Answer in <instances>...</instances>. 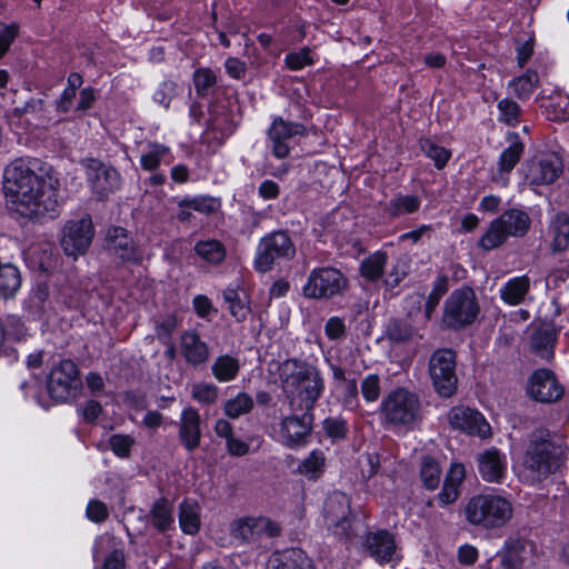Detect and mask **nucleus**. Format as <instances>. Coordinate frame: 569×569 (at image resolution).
<instances>
[{
	"label": "nucleus",
	"instance_id": "nucleus-1",
	"mask_svg": "<svg viewBox=\"0 0 569 569\" xmlns=\"http://www.w3.org/2000/svg\"><path fill=\"white\" fill-rule=\"evenodd\" d=\"M59 179L53 168L37 158H19L4 170V190L11 211L38 219L58 213Z\"/></svg>",
	"mask_w": 569,
	"mask_h": 569
},
{
	"label": "nucleus",
	"instance_id": "nucleus-2",
	"mask_svg": "<svg viewBox=\"0 0 569 569\" xmlns=\"http://www.w3.org/2000/svg\"><path fill=\"white\" fill-rule=\"evenodd\" d=\"M279 377L291 411H311L325 390L321 371L302 360L282 362Z\"/></svg>",
	"mask_w": 569,
	"mask_h": 569
},
{
	"label": "nucleus",
	"instance_id": "nucleus-3",
	"mask_svg": "<svg viewBox=\"0 0 569 569\" xmlns=\"http://www.w3.org/2000/svg\"><path fill=\"white\" fill-rule=\"evenodd\" d=\"M558 468L557 448L550 440V432L537 429L530 435L522 461V481L536 485L547 479Z\"/></svg>",
	"mask_w": 569,
	"mask_h": 569
},
{
	"label": "nucleus",
	"instance_id": "nucleus-4",
	"mask_svg": "<svg viewBox=\"0 0 569 569\" xmlns=\"http://www.w3.org/2000/svg\"><path fill=\"white\" fill-rule=\"evenodd\" d=\"M513 513L512 503L500 495H476L468 500L463 515L476 527L497 529L503 527Z\"/></svg>",
	"mask_w": 569,
	"mask_h": 569
},
{
	"label": "nucleus",
	"instance_id": "nucleus-5",
	"mask_svg": "<svg viewBox=\"0 0 569 569\" xmlns=\"http://www.w3.org/2000/svg\"><path fill=\"white\" fill-rule=\"evenodd\" d=\"M381 416L393 426H410L421 417L419 397L406 388L390 392L381 402Z\"/></svg>",
	"mask_w": 569,
	"mask_h": 569
},
{
	"label": "nucleus",
	"instance_id": "nucleus-6",
	"mask_svg": "<svg viewBox=\"0 0 569 569\" xmlns=\"http://www.w3.org/2000/svg\"><path fill=\"white\" fill-rule=\"evenodd\" d=\"M529 226L530 219L526 212L517 209L508 210L490 223L487 232L480 238L479 246L485 250L495 249L510 236L522 237Z\"/></svg>",
	"mask_w": 569,
	"mask_h": 569
},
{
	"label": "nucleus",
	"instance_id": "nucleus-7",
	"mask_svg": "<svg viewBox=\"0 0 569 569\" xmlns=\"http://www.w3.org/2000/svg\"><path fill=\"white\" fill-rule=\"evenodd\" d=\"M296 247L284 231H273L261 238L256 253L254 268L259 272L270 271L282 260H291Z\"/></svg>",
	"mask_w": 569,
	"mask_h": 569
},
{
	"label": "nucleus",
	"instance_id": "nucleus-8",
	"mask_svg": "<svg viewBox=\"0 0 569 569\" xmlns=\"http://www.w3.org/2000/svg\"><path fill=\"white\" fill-rule=\"evenodd\" d=\"M479 305L475 291L462 287L451 292L445 303L442 321L446 327L461 329L475 321Z\"/></svg>",
	"mask_w": 569,
	"mask_h": 569
},
{
	"label": "nucleus",
	"instance_id": "nucleus-9",
	"mask_svg": "<svg viewBox=\"0 0 569 569\" xmlns=\"http://www.w3.org/2000/svg\"><path fill=\"white\" fill-rule=\"evenodd\" d=\"M429 373L436 392L443 398L451 397L458 385L456 353L451 349L437 350L430 358Z\"/></svg>",
	"mask_w": 569,
	"mask_h": 569
},
{
	"label": "nucleus",
	"instance_id": "nucleus-10",
	"mask_svg": "<svg viewBox=\"0 0 569 569\" xmlns=\"http://www.w3.org/2000/svg\"><path fill=\"white\" fill-rule=\"evenodd\" d=\"M281 533V526L264 516L242 517L231 522L230 535L242 543H254Z\"/></svg>",
	"mask_w": 569,
	"mask_h": 569
},
{
	"label": "nucleus",
	"instance_id": "nucleus-11",
	"mask_svg": "<svg viewBox=\"0 0 569 569\" xmlns=\"http://www.w3.org/2000/svg\"><path fill=\"white\" fill-rule=\"evenodd\" d=\"M345 276L336 268L323 267L313 269L303 286V295L308 298H330L346 287Z\"/></svg>",
	"mask_w": 569,
	"mask_h": 569
},
{
	"label": "nucleus",
	"instance_id": "nucleus-12",
	"mask_svg": "<svg viewBox=\"0 0 569 569\" xmlns=\"http://www.w3.org/2000/svg\"><path fill=\"white\" fill-rule=\"evenodd\" d=\"M78 368L71 360H62L54 367L47 381L50 397L56 401H67L74 397L80 386Z\"/></svg>",
	"mask_w": 569,
	"mask_h": 569
},
{
	"label": "nucleus",
	"instance_id": "nucleus-13",
	"mask_svg": "<svg viewBox=\"0 0 569 569\" xmlns=\"http://www.w3.org/2000/svg\"><path fill=\"white\" fill-rule=\"evenodd\" d=\"M81 164L92 192L99 198L108 197L119 189L120 174L114 168L92 158L83 159Z\"/></svg>",
	"mask_w": 569,
	"mask_h": 569
},
{
	"label": "nucleus",
	"instance_id": "nucleus-14",
	"mask_svg": "<svg viewBox=\"0 0 569 569\" xmlns=\"http://www.w3.org/2000/svg\"><path fill=\"white\" fill-rule=\"evenodd\" d=\"M93 238L90 218L68 221L61 232L60 244L67 256L77 258L86 253Z\"/></svg>",
	"mask_w": 569,
	"mask_h": 569
},
{
	"label": "nucleus",
	"instance_id": "nucleus-15",
	"mask_svg": "<svg viewBox=\"0 0 569 569\" xmlns=\"http://www.w3.org/2000/svg\"><path fill=\"white\" fill-rule=\"evenodd\" d=\"M305 128L298 122L284 121L282 118H274L268 129V148L277 159H284L291 150L292 139L302 134Z\"/></svg>",
	"mask_w": 569,
	"mask_h": 569
},
{
	"label": "nucleus",
	"instance_id": "nucleus-16",
	"mask_svg": "<svg viewBox=\"0 0 569 569\" xmlns=\"http://www.w3.org/2000/svg\"><path fill=\"white\" fill-rule=\"evenodd\" d=\"M350 500L341 491L332 492L325 502V518L336 535L349 536Z\"/></svg>",
	"mask_w": 569,
	"mask_h": 569
},
{
	"label": "nucleus",
	"instance_id": "nucleus-17",
	"mask_svg": "<svg viewBox=\"0 0 569 569\" xmlns=\"http://www.w3.org/2000/svg\"><path fill=\"white\" fill-rule=\"evenodd\" d=\"M302 415H291L280 422V438L284 446L295 448L306 443L312 429L313 415L311 411H301Z\"/></svg>",
	"mask_w": 569,
	"mask_h": 569
},
{
	"label": "nucleus",
	"instance_id": "nucleus-18",
	"mask_svg": "<svg viewBox=\"0 0 569 569\" xmlns=\"http://www.w3.org/2000/svg\"><path fill=\"white\" fill-rule=\"evenodd\" d=\"M450 425L458 430L469 435L486 438L490 436L491 428L485 417L477 410L469 407H455L448 413Z\"/></svg>",
	"mask_w": 569,
	"mask_h": 569
},
{
	"label": "nucleus",
	"instance_id": "nucleus-19",
	"mask_svg": "<svg viewBox=\"0 0 569 569\" xmlns=\"http://www.w3.org/2000/svg\"><path fill=\"white\" fill-rule=\"evenodd\" d=\"M528 393L532 399L548 403L559 400L563 388L550 370L539 369L529 379Z\"/></svg>",
	"mask_w": 569,
	"mask_h": 569
},
{
	"label": "nucleus",
	"instance_id": "nucleus-20",
	"mask_svg": "<svg viewBox=\"0 0 569 569\" xmlns=\"http://www.w3.org/2000/svg\"><path fill=\"white\" fill-rule=\"evenodd\" d=\"M477 468L483 481L501 483L507 473V456L495 447L486 449L477 456Z\"/></svg>",
	"mask_w": 569,
	"mask_h": 569
},
{
	"label": "nucleus",
	"instance_id": "nucleus-21",
	"mask_svg": "<svg viewBox=\"0 0 569 569\" xmlns=\"http://www.w3.org/2000/svg\"><path fill=\"white\" fill-rule=\"evenodd\" d=\"M561 173V160L555 154H549L529 167L527 178L531 184L543 186L553 183Z\"/></svg>",
	"mask_w": 569,
	"mask_h": 569
},
{
	"label": "nucleus",
	"instance_id": "nucleus-22",
	"mask_svg": "<svg viewBox=\"0 0 569 569\" xmlns=\"http://www.w3.org/2000/svg\"><path fill=\"white\" fill-rule=\"evenodd\" d=\"M180 352L184 361L191 366H199L209 359L210 350L206 341L196 330H187L180 337Z\"/></svg>",
	"mask_w": 569,
	"mask_h": 569
},
{
	"label": "nucleus",
	"instance_id": "nucleus-23",
	"mask_svg": "<svg viewBox=\"0 0 569 569\" xmlns=\"http://www.w3.org/2000/svg\"><path fill=\"white\" fill-rule=\"evenodd\" d=\"M366 546L370 556L379 563L391 562L397 555L393 536L387 530H378L367 536Z\"/></svg>",
	"mask_w": 569,
	"mask_h": 569
},
{
	"label": "nucleus",
	"instance_id": "nucleus-24",
	"mask_svg": "<svg viewBox=\"0 0 569 569\" xmlns=\"http://www.w3.org/2000/svg\"><path fill=\"white\" fill-rule=\"evenodd\" d=\"M200 423L201 418L196 409L189 407L182 411L179 422V439L188 451H193L200 445Z\"/></svg>",
	"mask_w": 569,
	"mask_h": 569
},
{
	"label": "nucleus",
	"instance_id": "nucleus-25",
	"mask_svg": "<svg viewBox=\"0 0 569 569\" xmlns=\"http://www.w3.org/2000/svg\"><path fill=\"white\" fill-rule=\"evenodd\" d=\"M108 242L110 250L113 251L122 261H137L139 253L133 246L131 238L127 234V231L121 227H112L108 230Z\"/></svg>",
	"mask_w": 569,
	"mask_h": 569
},
{
	"label": "nucleus",
	"instance_id": "nucleus-26",
	"mask_svg": "<svg viewBox=\"0 0 569 569\" xmlns=\"http://www.w3.org/2000/svg\"><path fill=\"white\" fill-rule=\"evenodd\" d=\"M267 569H312V565L302 550L292 548L272 553Z\"/></svg>",
	"mask_w": 569,
	"mask_h": 569
},
{
	"label": "nucleus",
	"instance_id": "nucleus-27",
	"mask_svg": "<svg viewBox=\"0 0 569 569\" xmlns=\"http://www.w3.org/2000/svg\"><path fill=\"white\" fill-rule=\"evenodd\" d=\"M529 289L530 280L527 276L515 277L500 289V297L506 303L517 306L523 302Z\"/></svg>",
	"mask_w": 569,
	"mask_h": 569
},
{
	"label": "nucleus",
	"instance_id": "nucleus-28",
	"mask_svg": "<svg viewBox=\"0 0 569 569\" xmlns=\"http://www.w3.org/2000/svg\"><path fill=\"white\" fill-rule=\"evenodd\" d=\"M179 523L187 535H196L200 529V507L196 501L183 500L179 507Z\"/></svg>",
	"mask_w": 569,
	"mask_h": 569
},
{
	"label": "nucleus",
	"instance_id": "nucleus-29",
	"mask_svg": "<svg viewBox=\"0 0 569 569\" xmlns=\"http://www.w3.org/2000/svg\"><path fill=\"white\" fill-rule=\"evenodd\" d=\"M326 467V456L322 450L315 449L308 457L301 460L297 471L310 480L321 477Z\"/></svg>",
	"mask_w": 569,
	"mask_h": 569
},
{
	"label": "nucleus",
	"instance_id": "nucleus-30",
	"mask_svg": "<svg viewBox=\"0 0 569 569\" xmlns=\"http://www.w3.org/2000/svg\"><path fill=\"white\" fill-rule=\"evenodd\" d=\"M213 377L220 382L232 381L239 373V360L229 355L219 356L211 367Z\"/></svg>",
	"mask_w": 569,
	"mask_h": 569
},
{
	"label": "nucleus",
	"instance_id": "nucleus-31",
	"mask_svg": "<svg viewBox=\"0 0 569 569\" xmlns=\"http://www.w3.org/2000/svg\"><path fill=\"white\" fill-rule=\"evenodd\" d=\"M169 153V147L158 142H149L146 151L140 156V164L142 169L147 171H154L162 162L166 161Z\"/></svg>",
	"mask_w": 569,
	"mask_h": 569
},
{
	"label": "nucleus",
	"instance_id": "nucleus-32",
	"mask_svg": "<svg viewBox=\"0 0 569 569\" xmlns=\"http://www.w3.org/2000/svg\"><path fill=\"white\" fill-rule=\"evenodd\" d=\"M194 251L208 263L218 264L226 258L224 246L214 239L200 240L194 246Z\"/></svg>",
	"mask_w": 569,
	"mask_h": 569
},
{
	"label": "nucleus",
	"instance_id": "nucleus-33",
	"mask_svg": "<svg viewBox=\"0 0 569 569\" xmlns=\"http://www.w3.org/2000/svg\"><path fill=\"white\" fill-rule=\"evenodd\" d=\"M556 339V332L551 326H541L531 337V347L542 358L549 359L552 356L551 349Z\"/></svg>",
	"mask_w": 569,
	"mask_h": 569
},
{
	"label": "nucleus",
	"instance_id": "nucleus-34",
	"mask_svg": "<svg viewBox=\"0 0 569 569\" xmlns=\"http://www.w3.org/2000/svg\"><path fill=\"white\" fill-rule=\"evenodd\" d=\"M553 251H562L569 248V217L558 213L551 224Z\"/></svg>",
	"mask_w": 569,
	"mask_h": 569
},
{
	"label": "nucleus",
	"instance_id": "nucleus-35",
	"mask_svg": "<svg viewBox=\"0 0 569 569\" xmlns=\"http://www.w3.org/2000/svg\"><path fill=\"white\" fill-rule=\"evenodd\" d=\"M254 407L252 397L247 392H239L228 399L223 405V412L230 419H238L249 413Z\"/></svg>",
	"mask_w": 569,
	"mask_h": 569
},
{
	"label": "nucleus",
	"instance_id": "nucleus-36",
	"mask_svg": "<svg viewBox=\"0 0 569 569\" xmlns=\"http://www.w3.org/2000/svg\"><path fill=\"white\" fill-rule=\"evenodd\" d=\"M150 517L159 531H167L174 522L172 506L167 499H159L153 503Z\"/></svg>",
	"mask_w": 569,
	"mask_h": 569
},
{
	"label": "nucleus",
	"instance_id": "nucleus-37",
	"mask_svg": "<svg viewBox=\"0 0 569 569\" xmlns=\"http://www.w3.org/2000/svg\"><path fill=\"white\" fill-rule=\"evenodd\" d=\"M539 84L538 73L533 70H527L522 76L513 79L509 88L521 100L528 99Z\"/></svg>",
	"mask_w": 569,
	"mask_h": 569
},
{
	"label": "nucleus",
	"instance_id": "nucleus-38",
	"mask_svg": "<svg viewBox=\"0 0 569 569\" xmlns=\"http://www.w3.org/2000/svg\"><path fill=\"white\" fill-rule=\"evenodd\" d=\"M420 208V199L416 196L398 194L390 200L387 206V212L391 217L410 214Z\"/></svg>",
	"mask_w": 569,
	"mask_h": 569
},
{
	"label": "nucleus",
	"instance_id": "nucleus-39",
	"mask_svg": "<svg viewBox=\"0 0 569 569\" xmlns=\"http://www.w3.org/2000/svg\"><path fill=\"white\" fill-rule=\"evenodd\" d=\"M19 270L10 264L0 266V295L4 298L12 297L20 288Z\"/></svg>",
	"mask_w": 569,
	"mask_h": 569
},
{
	"label": "nucleus",
	"instance_id": "nucleus-40",
	"mask_svg": "<svg viewBox=\"0 0 569 569\" xmlns=\"http://www.w3.org/2000/svg\"><path fill=\"white\" fill-rule=\"evenodd\" d=\"M387 259L388 257L386 252L376 251L370 254L361 263V276L370 281L378 280L383 273Z\"/></svg>",
	"mask_w": 569,
	"mask_h": 569
},
{
	"label": "nucleus",
	"instance_id": "nucleus-41",
	"mask_svg": "<svg viewBox=\"0 0 569 569\" xmlns=\"http://www.w3.org/2000/svg\"><path fill=\"white\" fill-rule=\"evenodd\" d=\"M509 142V147L503 150L499 159V168L502 172H510L523 152V143L517 134H510Z\"/></svg>",
	"mask_w": 569,
	"mask_h": 569
},
{
	"label": "nucleus",
	"instance_id": "nucleus-42",
	"mask_svg": "<svg viewBox=\"0 0 569 569\" xmlns=\"http://www.w3.org/2000/svg\"><path fill=\"white\" fill-rule=\"evenodd\" d=\"M223 300L228 305V309L237 321H243L250 312L244 298L233 288H227L223 293Z\"/></svg>",
	"mask_w": 569,
	"mask_h": 569
},
{
	"label": "nucleus",
	"instance_id": "nucleus-43",
	"mask_svg": "<svg viewBox=\"0 0 569 569\" xmlns=\"http://www.w3.org/2000/svg\"><path fill=\"white\" fill-rule=\"evenodd\" d=\"M448 291V278L439 276L433 282L432 290L425 302V318L429 320L432 317L440 299Z\"/></svg>",
	"mask_w": 569,
	"mask_h": 569
},
{
	"label": "nucleus",
	"instance_id": "nucleus-44",
	"mask_svg": "<svg viewBox=\"0 0 569 569\" xmlns=\"http://www.w3.org/2000/svg\"><path fill=\"white\" fill-rule=\"evenodd\" d=\"M387 336L395 342H406L418 336V331L407 321L392 320L388 325Z\"/></svg>",
	"mask_w": 569,
	"mask_h": 569
},
{
	"label": "nucleus",
	"instance_id": "nucleus-45",
	"mask_svg": "<svg viewBox=\"0 0 569 569\" xmlns=\"http://www.w3.org/2000/svg\"><path fill=\"white\" fill-rule=\"evenodd\" d=\"M179 208H191L192 210L210 214L219 208L217 199L208 196H198L191 199H183L179 202Z\"/></svg>",
	"mask_w": 569,
	"mask_h": 569
},
{
	"label": "nucleus",
	"instance_id": "nucleus-46",
	"mask_svg": "<svg viewBox=\"0 0 569 569\" xmlns=\"http://www.w3.org/2000/svg\"><path fill=\"white\" fill-rule=\"evenodd\" d=\"M420 475L427 489L433 490L438 487L441 471L435 459L430 457L423 458Z\"/></svg>",
	"mask_w": 569,
	"mask_h": 569
},
{
	"label": "nucleus",
	"instance_id": "nucleus-47",
	"mask_svg": "<svg viewBox=\"0 0 569 569\" xmlns=\"http://www.w3.org/2000/svg\"><path fill=\"white\" fill-rule=\"evenodd\" d=\"M498 119L508 124L516 126L520 120V107L511 99L505 98L498 102Z\"/></svg>",
	"mask_w": 569,
	"mask_h": 569
},
{
	"label": "nucleus",
	"instance_id": "nucleus-48",
	"mask_svg": "<svg viewBox=\"0 0 569 569\" xmlns=\"http://www.w3.org/2000/svg\"><path fill=\"white\" fill-rule=\"evenodd\" d=\"M193 82L196 91L199 96H207L208 90L217 82V77L211 69L200 68L194 71Z\"/></svg>",
	"mask_w": 569,
	"mask_h": 569
},
{
	"label": "nucleus",
	"instance_id": "nucleus-49",
	"mask_svg": "<svg viewBox=\"0 0 569 569\" xmlns=\"http://www.w3.org/2000/svg\"><path fill=\"white\" fill-rule=\"evenodd\" d=\"M191 396L201 403L211 405L218 398V387L212 383L193 385Z\"/></svg>",
	"mask_w": 569,
	"mask_h": 569
},
{
	"label": "nucleus",
	"instance_id": "nucleus-50",
	"mask_svg": "<svg viewBox=\"0 0 569 569\" xmlns=\"http://www.w3.org/2000/svg\"><path fill=\"white\" fill-rule=\"evenodd\" d=\"M284 63L290 70H300L306 66L313 64L310 49L302 48L297 52L288 53L286 56Z\"/></svg>",
	"mask_w": 569,
	"mask_h": 569
},
{
	"label": "nucleus",
	"instance_id": "nucleus-51",
	"mask_svg": "<svg viewBox=\"0 0 569 569\" xmlns=\"http://www.w3.org/2000/svg\"><path fill=\"white\" fill-rule=\"evenodd\" d=\"M423 152L435 161L437 168H442L449 160L450 153L443 147L437 146L430 140H425L421 143Z\"/></svg>",
	"mask_w": 569,
	"mask_h": 569
},
{
	"label": "nucleus",
	"instance_id": "nucleus-52",
	"mask_svg": "<svg viewBox=\"0 0 569 569\" xmlns=\"http://www.w3.org/2000/svg\"><path fill=\"white\" fill-rule=\"evenodd\" d=\"M380 378L378 375H369L361 381V393L366 401H376L380 397Z\"/></svg>",
	"mask_w": 569,
	"mask_h": 569
},
{
	"label": "nucleus",
	"instance_id": "nucleus-53",
	"mask_svg": "<svg viewBox=\"0 0 569 569\" xmlns=\"http://www.w3.org/2000/svg\"><path fill=\"white\" fill-rule=\"evenodd\" d=\"M177 90L178 86L173 80H164L154 91L153 100L163 107H168L172 98L177 94Z\"/></svg>",
	"mask_w": 569,
	"mask_h": 569
},
{
	"label": "nucleus",
	"instance_id": "nucleus-54",
	"mask_svg": "<svg viewBox=\"0 0 569 569\" xmlns=\"http://www.w3.org/2000/svg\"><path fill=\"white\" fill-rule=\"evenodd\" d=\"M134 440L127 435H113L109 439L111 450L120 458L129 456Z\"/></svg>",
	"mask_w": 569,
	"mask_h": 569
},
{
	"label": "nucleus",
	"instance_id": "nucleus-55",
	"mask_svg": "<svg viewBox=\"0 0 569 569\" xmlns=\"http://www.w3.org/2000/svg\"><path fill=\"white\" fill-rule=\"evenodd\" d=\"M322 427L327 436L332 439L343 438L347 433V423L341 418H327L323 420Z\"/></svg>",
	"mask_w": 569,
	"mask_h": 569
},
{
	"label": "nucleus",
	"instance_id": "nucleus-56",
	"mask_svg": "<svg viewBox=\"0 0 569 569\" xmlns=\"http://www.w3.org/2000/svg\"><path fill=\"white\" fill-rule=\"evenodd\" d=\"M18 32L16 24L0 23V57L7 53Z\"/></svg>",
	"mask_w": 569,
	"mask_h": 569
},
{
	"label": "nucleus",
	"instance_id": "nucleus-57",
	"mask_svg": "<svg viewBox=\"0 0 569 569\" xmlns=\"http://www.w3.org/2000/svg\"><path fill=\"white\" fill-rule=\"evenodd\" d=\"M408 273V266L406 261L398 260L391 271L388 273L386 283L391 287L398 286L407 276Z\"/></svg>",
	"mask_w": 569,
	"mask_h": 569
},
{
	"label": "nucleus",
	"instance_id": "nucleus-58",
	"mask_svg": "<svg viewBox=\"0 0 569 569\" xmlns=\"http://www.w3.org/2000/svg\"><path fill=\"white\" fill-rule=\"evenodd\" d=\"M343 405L349 409L358 406V386L355 379H350L343 383Z\"/></svg>",
	"mask_w": 569,
	"mask_h": 569
},
{
	"label": "nucleus",
	"instance_id": "nucleus-59",
	"mask_svg": "<svg viewBox=\"0 0 569 569\" xmlns=\"http://www.w3.org/2000/svg\"><path fill=\"white\" fill-rule=\"evenodd\" d=\"M124 552L122 549L112 550L103 560L102 566L97 569H124Z\"/></svg>",
	"mask_w": 569,
	"mask_h": 569
},
{
	"label": "nucleus",
	"instance_id": "nucleus-60",
	"mask_svg": "<svg viewBox=\"0 0 569 569\" xmlns=\"http://www.w3.org/2000/svg\"><path fill=\"white\" fill-rule=\"evenodd\" d=\"M87 516L94 522H101L108 517V509L103 502L92 500L88 503Z\"/></svg>",
	"mask_w": 569,
	"mask_h": 569
},
{
	"label": "nucleus",
	"instance_id": "nucleus-61",
	"mask_svg": "<svg viewBox=\"0 0 569 569\" xmlns=\"http://www.w3.org/2000/svg\"><path fill=\"white\" fill-rule=\"evenodd\" d=\"M227 73L233 79H241L244 77L247 66L238 58L229 57L224 62Z\"/></svg>",
	"mask_w": 569,
	"mask_h": 569
},
{
	"label": "nucleus",
	"instance_id": "nucleus-62",
	"mask_svg": "<svg viewBox=\"0 0 569 569\" xmlns=\"http://www.w3.org/2000/svg\"><path fill=\"white\" fill-rule=\"evenodd\" d=\"M325 331L329 339H339L345 335V323L340 318L332 317L327 321Z\"/></svg>",
	"mask_w": 569,
	"mask_h": 569
},
{
	"label": "nucleus",
	"instance_id": "nucleus-63",
	"mask_svg": "<svg viewBox=\"0 0 569 569\" xmlns=\"http://www.w3.org/2000/svg\"><path fill=\"white\" fill-rule=\"evenodd\" d=\"M96 92L91 87H86L80 91L79 101L76 106V111L84 112L89 110L96 101Z\"/></svg>",
	"mask_w": 569,
	"mask_h": 569
},
{
	"label": "nucleus",
	"instance_id": "nucleus-64",
	"mask_svg": "<svg viewBox=\"0 0 569 569\" xmlns=\"http://www.w3.org/2000/svg\"><path fill=\"white\" fill-rule=\"evenodd\" d=\"M77 91L72 89H64L60 98L56 100V110L59 113H66L71 110Z\"/></svg>",
	"mask_w": 569,
	"mask_h": 569
}]
</instances>
